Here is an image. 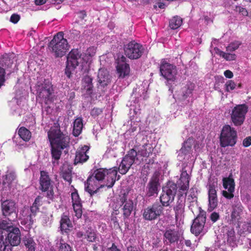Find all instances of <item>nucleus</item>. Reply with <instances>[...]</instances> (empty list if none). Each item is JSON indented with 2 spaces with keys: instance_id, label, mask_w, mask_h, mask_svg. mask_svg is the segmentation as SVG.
<instances>
[{
  "instance_id": "obj_18",
  "label": "nucleus",
  "mask_w": 251,
  "mask_h": 251,
  "mask_svg": "<svg viewBox=\"0 0 251 251\" xmlns=\"http://www.w3.org/2000/svg\"><path fill=\"white\" fill-rule=\"evenodd\" d=\"M120 201L122 203V210L123 216L125 218H128L131 214L135 208L132 200L128 198L127 194H122L120 196Z\"/></svg>"
},
{
  "instance_id": "obj_25",
  "label": "nucleus",
  "mask_w": 251,
  "mask_h": 251,
  "mask_svg": "<svg viewBox=\"0 0 251 251\" xmlns=\"http://www.w3.org/2000/svg\"><path fill=\"white\" fill-rule=\"evenodd\" d=\"M159 183L158 178L153 177L149 182L147 187V195L148 197L157 195L159 190Z\"/></svg>"
},
{
  "instance_id": "obj_38",
  "label": "nucleus",
  "mask_w": 251,
  "mask_h": 251,
  "mask_svg": "<svg viewBox=\"0 0 251 251\" xmlns=\"http://www.w3.org/2000/svg\"><path fill=\"white\" fill-rule=\"evenodd\" d=\"M226 246L225 240L223 241L218 240L212 248H206L205 251H226Z\"/></svg>"
},
{
  "instance_id": "obj_3",
  "label": "nucleus",
  "mask_w": 251,
  "mask_h": 251,
  "mask_svg": "<svg viewBox=\"0 0 251 251\" xmlns=\"http://www.w3.org/2000/svg\"><path fill=\"white\" fill-rule=\"evenodd\" d=\"M4 233L0 229V251H12L13 246H18L20 243V231L18 228L15 227L9 233Z\"/></svg>"
},
{
  "instance_id": "obj_59",
  "label": "nucleus",
  "mask_w": 251,
  "mask_h": 251,
  "mask_svg": "<svg viewBox=\"0 0 251 251\" xmlns=\"http://www.w3.org/2000/svg\"><path fill=\"white\" fill-rule=\"evenodd\" d=\"M243 228L244 230L251 232V222L244 224Z\"/></svg>"
},
{
  "instance_id": "obj_23",
  "label": "nucleus",
  "mask_w": 251,
  "mask_h": 251,
  "mask_svg": "<svg viewBox=\"0 0 251 251\" xmlns=\"http://www.w3.org/2000/svg\"><path fill=\"white\" fill-rule=\"evenodd\" d=\"M126 58L124 56L121 57V61L122 63L118 62L117 66V71L119 78H124L128 75L130 72V68L128 64L126 63L125 62Z\"/></svg>"
},
{
  "instance_id": "obj_10",
  "label": "nucleus",
  "mask_w": 251,
  "mask_h": 251,
  "mask_svg": "<svg viewBox=\"0 0 251 251\" xmlns=\"http://www.w3.org/2000/svg\"><path fill=\"white\" fill-rule=\"evenodd\" d=\"M161 75L164 77L168 82H172L176 79L177 70L176 67L166 60H162L160 65Z\"/></svg>"
},
{
  "instance_id": "obj_8",
  "label": "nucleus",
  "mask_w": 251,
  "mask_h": 251,
  "mask_svg": "<svg viewBox=\"0 0 251 251\" xmlns=\"http://www.w3.org/2000/svg\"><path fill=\"white\" fill-rule=\"evenodd\" d=\"M237 132L233 127L229 125L223 126L221 131L220 141L222 147L233 146L236 143Z\"/></svg>"
},
{
  "instance_id": "obj_41",
  "label": "nucleus",
  "mask_w": 251,
  "mask_h": 251,
  "mask_svg": "<svg viewBox=\"0 0 251 251\" xmlns=\"http://www.w3.org/2000/svg\"><path fill=\"white\" fill-rule=\"evenodd\" d=\"M182 23V19L178 16H175L170 21L169 26L173 29L178 28Z\"/></svg>"
},
{
  "instance_id": "obj_63",
  "label": "nucleus",
  "mask_w": 251,
  "mask_h": 251,
  "mask_svg": "<svg viewBox=\"0 0 251 251\" xmlns=\"http://www.w3.org/2000/svg\"><path fill=\"white\" fill-rule=\"evenodd\" d=\"M107 251H120L119 249H117V247L114 244H112V246L111 248L108 249Z\"/></svg>"
},
{
  "instance_id": "obj_30",
  "label": "nucleus",
  "mask_w": 251,
  "mask_h": 251,
  "mask_svg": "<svg viewBox=\"0 0 251 251\" xmlns=\"http://www.w3.org/2000/svg\"><path fill=\"white\" fill-rule=\"evenodd\" d=\"M40 174V189L44 192L48 191L51 186L50 179L46 172L41 171Z\"/></svg>"
},
{
  "instance_id": "obj_61",
  "label": "nucleus",
  "mask_w": 251,
  "mask_h": 251,
  "mask_svg": "<svg viewBox=\"0 0 251 251\" xmlns=\"http://www.w3.org/2000/svg\"><path fill=\"white\" fill-rule=\"evenodd\" d=\"M47 0H35V4L37 5H40L45 4Z\"/></svg>"
},
{
  "instance_id": "obj_31",
  "label": "nucleus",
  "mask_w": 251,
  "mask_h": 251,
  "mask_svg": "<svg viewBox=\"0 0 251 251\" xmlns=\"http://www.w3.org/2000/svg\"><path fill=\"white\" fill-rule=\"evenodd\" d=\"M147 96V91L142 86H139L133 90L131 98L135 99L134 103H138L142 99H145Z\"/></svg>"
},
{
  "instance_id": "obj_6",
  "label": "nucleus",
  "mask_w": 251,
  "mask_h": 251,
  "mask_svg": "<svg viewBox=\"0 0 251 251\" xmlns=\"http://www.w3.org/2000/svg\"><path fill=\"white\" fill-rule=\"evenodd\" d=\"M37 98L41 102L46 104L51 101L53 89L51 84L48 80L39 81L36 86Z\"/></svg>"
},
{
  "instance_id": "obj_17",
  "label": "nucleus",
  "mask_w": 251,
  "mask_h": 251,
  "mask_svg": "<svg viewBox=\"0 0 251 251\" xmlns=\"http://www.w3.org/2000/svg\"><path fill=\"white\" fill-rule=\"evenodd\" d=\"M206 221V212L200 210V213L194 220L191 226V231L196 235H199L203 230Z\"/></svg>"
},
{
  "instance_id": "obj_36",
  "label": "nucleus",
  "mask_w": 251,
  "mask_h": 251,
  "mask_svg": "<svg viewBox=\"0 0 251 251\" xmlns=\"http://www.w3.org/2000/svg\"><path fill=\"white\" fill-rule=\"evenodd\" d=\"M92 78L88 75L85 76L82 80V86L86 90L88 95H90L92 93Z\"/></svg>"
},
{
  "instance_id": "obj_2",
  "label": "nucleus",
  "mask_w": 251,
  "mask_h": 251,
  "mask_svg": "<svg viewBox=\"0 0 251 251\" xmlns=\"http://www.w3.org/2000/svg\"><path fill=\"white\" fill-rule=\"evenodd\" d=\"M96 51V49L94 47H90L87 50L85 55L81 58L78 50H72L67 57L66 69V74L67 76L69 77H70V73L69 72V70L74 69L82 60L86 63L91 62V58L95 55Z\"/></svg>"
},
{
  "instance_id": "obj_45",
  "label": "nucleus",
  "mask_w": 251,
  "mask_h": 251,
  "mask_svg": "<svg viewBox=\"0 0 251 251\" xmlns=\"http://www.w3.org/2000/svg\"><path fill=\"white\" fill-rule=\"evenodd\" d=\"M214 50L216 51V52L222 56L226 60L231 61L234 60L236 58V55L235 54H231L229 53H226L219 50L218 49L215 48Z\"/></svg>"
},
{
  "instance_id": "obj_12",
  "label": "nucleus",
  "mask_w": 251,
  "mask_h": 251,
  "mask_svg": "<svg viewBox=\"0 0 251 251\" xmlns=\"http://www.w3.org/2000/svg\"><path fill=\"white\" fill-rule=\"evenodd\" d=\"M145 49L143 46L135 41H131L124 47L125 55L130 59L139 58L143 54Z\"/></svg>"
},
{
  "instance_id": "obj_44",
  "label": "nucleus",
  "mask_w": 251,
  "mask_h": 251,
  "mask_svg": "<svg viewBox=\"0 0 251 251\" xmlns=\"http://www.w3.org/2000/svg\"><path fill=\"white\" fill-rule=\"evenodd\" d=\"M11 225V223L7 222L5 220H3L0 222V229L4 232L3 234H7V232L10 231L12 230V228H15L13 227Z\"/></svg>"
},
{
  "instance_id": "obj_27",
  "label": "nucleus",
  "mask_w": 251,
  "mask_h": 251,
  "mask_svg": "<svg viewBox=\"0 0 251 251\" xmlns=\"http://www.w3.org/2000/svg\"><path fill=\"white\" fill-rule=\"evenodd\" d=\"M1 209L2 214L5 216L10 215L16 211V205L15 202L12 200H5L1 202Z\"/></svg>"
},
{
  "instance_id": "obj_39",
  "label": "nucleus",
  "mask_w": 251,
  "mask_h": 251,
  "mask_svg": "<svg viewBox=\"0 0 251 251\" xmlns=\"http://www.w3.org/2000/svg\"><path fill=\"white\" fill-rule=\"evenodd\" d=\"M226 239L227 243L231 246H234L235 245V231L233 228L229 229L226 235H224Z\"/></svg>"
},
{
  "instance_id": "obj_26",
  "label": "nucleus",
  "mask_w": 251,
  "mask_h": 251,
  "mask_svg": "<svg viewBox=\"0 0 251 251\" xmlns=\"http://www.w3.org/2000/svg\"><path fill=\"white\" fill-rule=\"evenodd\" d=\"M97 79L99 84V87L100 86L104 88L108 85L111 82V79L108 72L104 69H99Z\"/></svg>"
},
{
  "instance_id": "obj_43",
  "label": "nucleus",
  "mask_w": 251,
  "mask_h": 251,
  "mask_svg": "<svg viewBox=\"0 0 251 251\" xmlns=\"http://www.w3.org/2000/svg\"><path fill=\"white\" fill-rule=\"evenodd\" d=\"M20 137L24 141H28L31 138L30 132L24 127H21L18 131Z\"/></svg>"
},
{
  "instance_id": "obj_48",
  "label": "nucleus",
  "mask_w": 251,
  "mask_h": 251,
  "mask_svg": "<svg viewBox=\"0 0 251 251\" xmlns=\"http://www.w3.org/2000/svg\"><path fill=\"white\" fill-rule=\"evenodd\" d=\"M11 110L13 111V114H18L19 116H20L22 114V111L20 108L18 104H15L14 101H12L11 103Z\"/></svg>"
},
{
  "instance_id": "obj_47",
  "label": "nucleus",
  "mask_w": 251,
  "mask_h": 251,
  "mask_svg": "<svg viewBox=\"0 0 251 251\" xmlns=\"http://www.w3.org/2000/svg\"><path fill=\"white\" fill-rule=\"evenodd\" d=\"M85 238L89 242H94L97 237L96 232L92 229H88L85 235Z\"/></svg>"
},
{
  "instance_id": "obj_55",
  "label": "nucleus",
  "mask_w": 251,
  "mask_h": 251,
  "mask_svg": "<svg viewBox=\"0 0 251 251\" xmlns=\"http://www.w3.org/2000/svg\"><path fill=\"white\" fill-rule=\"evenodd\" d=\"M210 218V220L213 223H215L219 219V218H220L219 214L217 212H214L211 214Z\"/></svg>"
},
{
  "instance_id": "obj_1",
  "label": "nucleus",
  "mask_w": 251,
  "mask_h": 251,
  "mask_svg": "<svg viewBox=\"0 0 251 251\" xmlns=\"http://www.w3.org/2000/svg\"><path fill=\"white\" fill-rule=\"evenodd\" d=\"M48 137L52 146L51 155L54 166L58 164L61 154V150L67 148L70 142L69 137L62 132L57 126L51 127L48 132Z\"/></svg>"
},
{
  "instance_id": "obj_58",
  "label": "nucleus",
  "mask_w": 251,
  "mask_h": 251,
  "mask_svg": "<svg viewBox=\"0 0 251 251\" xmlns=\"http://www.w3.org/2000/svg\"><path fill=\"white\" fill-rule=\"evenodd\" d=\"M41 200H42V197L40 196L37 197L34 203H33V205H36L37 207H39V206L41 204Z\"/></svg>"
},
{
  "instance_id": "obj_24",
  "label": "nucleus",
  "mask_w": 251,
  "mask_h": 251,
  "mask_svg": "<svg viewBox=\"0 0 251 251\" xmlns=\"http://www.w3.org/2000/svg\"><path fill=\"white\" fill-rule=\"evenodd\" d=\"M89 147L84 145L81 148H79L76 151L75 157V164L81 163L86 161L89 158L87 154L89 151Z\"/></svg>"
},
{
  "instance_id": "obj_52",
  "label": "nucleus",
  "mask_w": 251,
  "mask_h": 251,
  "mask_svg": "<svg viewBox=\"0 0 251 251\" xmlns=\"http://www.w3.org/2000/svg\"><path fill=\"white\" fill-rule=\"evenodd\" d=\"M187 90L186 91H184V96H188L192 93V91L194 88V84L193 83L188 84L186 86Z\"/></svg>"
},
{
  "instance_id": "obj_33",
  "label": "nucleus",
  "mask_w": 251,
  "mask_h": 251,
  "mask_svg": "<svg viewBox=\"0 0 251 251\" xmlns=\"http://www.w3.org/2000/svg\"><path fill=\"white\" fill-rule=\"evenodd\" d=\"M184 200L179 199L176 202V205L174 207V209L175 211V217L176 220L180 219L184 216Z\"/></svg>"
},
{
  "instance_id": "obj_53",
  "label": "nucleus",
  "mask_w": 251,
  "mask_h": 251,
  "mask_svg": "<svg viewBox=\"0 0 251 251\" xmlns=\"http://www.w3.org/2000/svg\"><path fill=\"white\" fill-rule=\"evenodd\" d=\"M226 90L227 91H230L234 89L236 86L235 83L232 80H228L226 84Z\"/></svg>"
},
{
  "instance_id": "obj_19",
  "label": "nucleus",
  "mask_w": 251,
  "mask_h": 251,
  "mask_svg": "<svg viewBox=\"0 0 251 251\" xmlns=\"http://www.w3.org/2000/svg\"><path fill=\"white\" fill-rule=\"evenodd\" d=\"M223 182L224 188L225 189L227 190V191H223V195L228 199H231L234 197L233 192L235 189L234 179L229 177H224L223 179Z\"/></svg>"
},
{
  "instance_id": "obj_56",
  "label": "nucleus",
  "mask_w": 251,
  "mask_h": 251,
  "mask_svg": "<svg viewBox=\"0 0 251 251\" xmlns=\"http://www.w3.org/2000/svg\"><path fill=\"white\" fill-rule=\"evenodd\" d=\"M251 145V136L245 138L243 141V145L245 147H249Z\"/></svg>"
},
{
  "instance_id": "obj_5",
  "label": "nucleus",
  "mask_w": 251,
  "mask_h": 251,
  "mask_svg": "<svg viewBox=\"0 0 251 251\" xmlns=\"http://www.w3.org/2000/svg\"><path fill=\"white\" fill-rule=\"evenodd\" d=\"M117 174V167H114L109 170L100 169L96 170L92 175L100 183L104 179H106L105 185L108 188L112 187L114 184Z\"/></svg>"
},
{
  "instance_id": "obj_11",
  "label": "nucleus",
  "mask_w": 251,
  "mask_h": 251,
  "mask_svg": "<svg viewBox=\"0 0 251 251\" xmlns=\"http://www.w3.org/2000/svg\"><path fill=\"white\" fill-rule=\"evenodd\" d=\"M176 190V185L172 183H169L163 188L162 193L160 197V201L163 207L169 206L174 201Z\"/></svg>"
},
{
  "instance_id": "obj_16",
  "label": "nucleus",
  "mask_w": 251,
  "mask_h": 251,
  "mask_svg": "<svg viewBox=\"0 0 251 251\" xmlns=\"http://www.w3.org/2000/svg\"><path fill=\"white\" fill-rule=\"evenodd\" d=\"M163 207L159 203H154L144 210L143 218L146 220L151 221L156 219L163 212Z\"/></svg>"
},
{
  "instance_id": "obj_50",
  "label": "nucleus",
  "mask_w": 251,
  "mask_h": 251,
  "mask_svg": "<svg viewBox=\"0 0 251 251\" xmlns=\"http://www.w3.org/2000/svg\"><path fill=\"white\" fill-rule=\"evenodd\" d=\"M62 176L64 179L69 183L72 181L71 173L69 170L63 171L62 172Z\"/></svg>"
},
{
  "instance_id": "obj_7",
  "label": "nucleus",
  "mask_w": 251,
  "mask_h": 251,
  "mask_svg": "<svg viewBox=\"0 0 251 251\" xmlns=\"http://www.w3.org/2000/svg\"><path fill=\"white\" fill-rule=\"evenodd\" d=\"M193 143V139L190 138L184 143L183 146L178 151V160L180 161L195 160L199 150L198 151L199 147H197L196 146L194 147L195 151L192 150L191 147Z\"/></svg>"
},
{
  "instance_id": "obj_4",
  "label": "nucleus",
  "mask_w": 251,
  "mask_h": 251,
  "mask_svg": "<svg viewBox=\"0 0 251 251\" xmlns=\"http://www.w3.org/2000/svg\"><path fill=\"white\" fill-rule=\"evenodd\" d=\"M62 32L55 35L49 45V49L55 57H61L69 50L67 39L64 38Z\"/></svg>"
},
{
  "instance_id": "obj_64",
  "label": "nucleus",
  "mask_w": 251,
  "mask_h": 251,
  "mask_svg": "<svg viewBox=\"0 0 251 251\" xmlns=\"http://www.w3.org/2000/svg\"><path fill=\"white\" fill-rule=\"evenodd\" d=\"M101 112V110L98 108H94L92 111V115H94L95 113L99 114Z\"/></svg>"
},
{
  "instance_id": "obj_13",
  "label": "nucleus",
  "mask_w": 251,
  "mask_h": 251,
  "mask_svg": "<svg viewBox=\"0 0 251 251\" xmlns=\"http://www.w3.org/2000/svg\"><path fill=\"white\" fill-rule=\"evenodd\" d=\"M248 109L245 104L237 105L232 109L231 119L235 126H241L243 124Z\"/></svg>"
},
{
  "instance_id": "obj_49",
  "label": "nucleus",
  "mask_w": 251,
  "mask_h": 251,
  "mask_svg": "<svg viewBox=\"0 0 251 251\" xmlns=\"http://www.w3.org/2000/svg\"><path fill=\"white\" fill-rule=\"evenodd\" d=\"M241 45V43L238 41H236L230 43L226 47L227 51H233L237 50Z\"/></svg>"
},
{
  "instance_id": "obj_62",
  "label": "nucleus",
  "mask_w": 251,
  "mask_h": 251,
  "mask_svg": "<svg viewBox=\"0 0 251 251\" xmlns=\"http://www.w3.org/2000/svg\"><path fill=\"white\" fill-rule=\"evenodd\" d=\"M236 8H238L240 12H241L243 15H247L248 14V12L245 8L241 7H237Z\"/></svg>"
},
{
  "instance_id": "obj_22",
  "label": "nucleus",
  "mask_w": 251,
  "mask_h": 251,
  "mask_svg": "<svg viewBox=\"0 0 251 251\" xmlns=\"http://www.w3.org/2000/svg\"><path fill=\"white\" fill-rule=\"evenodd\" d=\"M72 200L74 210L75 213V216L78 219L81 218L82 216V205L78 193L74 192L72 193Z\"/></svg>"
},
{
  "instance_id": "obj_21",
  "label": "nucleus",
  "mask_w": 251,
  "mask_h": 251,
  "mask_svg": "<svg viewBox=\"0 0 251 251\" xmlns=\"http://www.w3.org/2000/svg\"><path fill=\"white\" fill-rule=\"evenodd\" d=\"M16 176L13 171H7L2 176V183H0V188L3 191H7L11 187L12 182L16 179Z\"/></svg>"
},
{
  "instance_id": "obj_9",
  "label": "nucleus",
  "mask_w": 251,
  "mask_h": 251,
  "mask_svg": "<svg viewBox=\"0 0 251 251\" xmlns=\"http://www.w3.org/2000/svg\"><path fill=\"white\" fill-rule=\"evenodd\" d=\"M141 160L137 156V151L135 150H130L121 162L118 168L119 172L122 175L126 174L134 163L139 164Z\"/></svg>"
},
{
  "instance_id": "obj_35",
  "label": "nucleus",
  "mask_w": 251,
  "mask_h": 251,
  "mask_svg": "<svg viewBox=\"0 0 251 251\" xmlns=\"http://www.w3.org/2000/svg\"><path fill=\"white\" fill-rule=\"evenodd\" d=\"M83 126L82 118H77L75 120L73 130V134L75 136H78L81 133Z\"/></svg>"
},
{
  "instance_id": "obj_42",
  "label": "nucleus",
  "mask_w": 251,
  "mask_h": 251,
  "mask_svg": "<svg viewBox=\"0 0 251 251\" xmlns=\"http://www.w3.org/2000/svg\"><path fill=\"white\" fill-rule=\"evenodd\" d=\"M24 242L27 251H35L36 244L32 238L25 236L24 239Z\"/></svg>"
},
{
  "instance_id": "obj_28",
  "label": "nucleus",
  "mask_w": 251,
  "mask_h": 251,
  "mask_svg": "<svg viewBox=\"0 0 251 251\" xmlns=\"http://www.w3.org/2000/svg\"><path fill=\"white\" fill-rule=\"evenodd\" d=\"M243 207L240 202H236L232 205V210L231 214V221L233 224L238 223L241 219Z\"/></svg>"
},
{
  "instance_id": "obj_60",
  "label": "nucleus",
  "mask_w": 251,
  "mask_h": 251,
  "mask_svg": "<svg viewBox=\"0 0 251 251\" xmlns=\"http://www.w3.org/2000/svg\"><path fill=\"white\" fill-rule=\"evenodd\" d=\"M224 75L227 78H231L233 77V73L229 70H226L224 72Z\"/></svg>"
},
{
  "instance_id": "obj_54",
  "label": "nucleus",
  "mask_w": 251,
  "mask_h": 251,
  "mask_svg": "<svg viewBox=\"0 0 251 251\" xmlns=\"http://www.w3.org/2000/svg\"><path fill=\"white\" fill-rule=\"evenodd\" d=\"M130 125L131 127L126 132L127 134H130L131 133L136 131L137 127L138 126V123L132 122V121H131Z\"/></svg>"
},
{
  "instance_id": "obj_20",
  "label": "nucleus",
  "mask_w": 251,
  "mask_h": 251,
  "mask_svg": "<svg viewBox=\"0 0 251 251\" xmlns=\"http://www.w3.org/2000/svg\"><path fill=\"white\" fill-rule=\"evenodd\" d=\"M85 190L89 193L91 196L96 193L97 190L102 187L103 184L99 182L93 176H90L85 182Z\"/></svg>"
},
{
  "instance_id": "obj_57",
  "label": "nucleus",
  "mask_w": 251,
  "mask_h": 251,
  "mask_svg": "<svg viewBox=\"0 0 251 251\" xmlns=\"http://www.w3.org/2000/svg\"><path fill=\"white\" fill-rule=\"evenodd\" d=\"M20 16L18 14H12L10 17V22L16 24L20 20Z\"/></svg>"
},
{
  "instance_id": "obj_37",
  "label": "nucleus",
  "mask_w": 251,
  "mask_h": 251,
  "mask_svg": "<svg viewBox=\"0 0 251 251\" xmlns=\"http://www.w3.org/2000/svg\"><path fill=\"white\" fill-rule=\"evenodd\" d=\"M72 227V225L69 217L66 215H63L60 220L61 230L66 232Z\"/></svg>"
},
{
  "instance_id": "obj_46",
  "label": "nucleus",
  "mask_w": 251,
  "mask_h": 251,
  "mask_svg": "<svg viewBox=\"0 0 251 251\" xmlns=\"http://www.w3.org/2000/svg\"><path fill=\"white\" fill-rule=\"evenodd\" d=\"M58 251H72L71 246L61 239L58 243Z\"/></svg>"
},
{
  "instance_id": "obj_15",
  "label": "nucleus",
  "mask_w": 251,
  "mask_h": 251,
  "mask_svg": "<svg viewBox=\"0 0 251 251\" xmlns=\"http://www.w3.org/2000/svg\"><path fill=\"white\" fill-rule=\"evenodd\" d=\"M207 187L208 192V210L212 211L218 205V199L216 190V188L217 187V183L215 181L209 180Z\"/></svg>"
},
{
  "instance_id": "obj_32",
  "label": "nucleus",
  "mask_w": 251,
  "mask_h": 251,
  "mask_svg": "<svg viewBox=\"0 0 251 251\" xmlns=\"http://www.w3.org/2000/svg\"><path fill=\"white\" fill-rule=\"evenodd\" d=\"M153 147L151 144L146 143L140 148L137 156L142 159L141 161L143 160V157H148L152 153Z\"/></svg>"
},
{
  "instance_id": "obj_40",
  "label": "nucleus",
  "mask_w": 251,
  "mask_h": 251,
  "mask_svg": "<svg viewBox=\"0 0 251 251\" xmlns=\"http://www.w3.org/2000/svg\"><path fill=\"white\" fill-rule=\"evenodd\" d=\"M13 55H9L8 54H5L2 56L0 60V64L2 67H10L13 63V61L11 59Z\"/></svg>"
},
{
  "instance_id": "obj_29",
  "label": "nucleus",
  "mask_w": 251,
  "mask_h": 251,
  "mask_svg": "<svg viewBox=\"0 0 251 251\" xmlns=\"http://www.w3.org/2000/svg\"><path fill=\"white\" fill-rule=\"evenodd\" d=\"M189 176L186 167H184L182 169L180 177L177 182V184L180 190L185 191L189 188Z\"/></svg>"
},
{
  "instance_id": "obj_51",
  "label": "nucleus",
  "mask_w": 251,
  "mask_h": 251,
  "mask_svg": "<svg viewBox=\"0 0 251 251\" xmlns=\"http://www.w3.org/2000/svg\"><path fill=\"white\" fill-rule=\"evenodd\" d=\"M180 243L182 245V249H183L184 251H186V248H191V242L189 240H181Z\"/></svg>"
},
{
  "instance_id": "obj_34",
  "label": "nucleus",
  "mask_w": 251,
  "mask_h": 251,
  "mask_svg": "<svg viewBox=\"0 0 251 251\" xmlns=\"http://www.w3.org/2000/svg\"><path fill=\"white\" fill-rule=\"evenodd\" d=\"M164 237L166 241L170 243H175L178 241L179 237V233L176 229H169L166 231L164 233Z\"/></svg>"
},
{
  "instance_id": "obj_14",
  "label": "nucleus",
  "mask_w": 251,
  "mask_h": 251,
  "mask_svg": "<svg viewBox=\"0 0 251 251\" xmlns=\"http://www.w3.org/2000/svg\"><path fill=\"white\" fill-rule=\"evenodd\" d=\"M38 209V207L33 204L30 209L25 207L22 213L21 224L26 225L28 228H30L34 223V218Z\"/></svg>"
}]
</instances>
